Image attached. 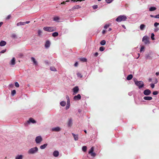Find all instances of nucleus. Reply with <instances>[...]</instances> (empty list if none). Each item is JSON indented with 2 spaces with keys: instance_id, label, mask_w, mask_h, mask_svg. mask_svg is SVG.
<instances>
[{
  "instance_id": "f257e3e1",
  "label": "nucleus",
  "mask_w": 159,
  "mask_h": 159,
  "mask_svg": "<svg viewBox=\"0 0 159 159\" xmlns=\"http://www.w3.org/2000/svg\"><path fill=\"white\" fill-rule=\"evenodd\" d=\"M134 81L135 85L138 87L139 89H140L144 87L143 82L142 81H138L136 78H133Z\"/></svg>"
},
{
  "instance_id": "f03ea898",
  "label": "nucleus",
  "mask_w": 159,
  "mask_h": 159,
  "mask_svg": "<svg viewBox=\"0 0 159 159\" xmlns=\"http://www.w3.org/2000/svg\"><path fill=\"white\" fill-rule=\"evenodd\" d=\"M127 18L126 16L125 15H120L116 19V20L117 22H120L126 20Z\"/></svg>"
},
{
  "instance_id": "7ed1b4c3",
  "label": "nucleus",
  "mask_w": 159,
  "mask_h": 159,
  "mask_svg": "<svg viewBox=\"0 0 159 159\" xmlns=\"http://www.w3.org/2000/svg\"><path fill=\"white\" fill-rule=\"evenodd\" d=\"M30 123L33 124L36 123V121L32 118H30L29 119V120L27 121V122L25 124V126H27Z\"/></svg>"
},
{
  "instance_id": "20e7f679",
  "label": "nucleus",
  "mask_w": 159,
  "mask_h": 159,
  "mask_svg": "<svg viewBox=\"0 0 159 159\" xmlns=\"http://www.w3.org/2000/svg\"><path fill=\"white\" fill-rule=\"evenodd\" d=\"M142 41L145 44H148L149 43V38L147 36H144L142 39Z\"/></svg>"
},
{
  "instance_id": "39448f33",
  "label": "nucleus",
  "mask_w": 159,
  "mask_h": 159,
  "mask_svg": "<svg viewBox=\"0 0 159 159\" xmlns=\"http://www.w3.org/2000/svg\"><path fill=\"white\" fill-rule=\"evenodd\" d=\"M38 150V148L37 147L31 148L28 151L29 154H33L37 152Z\"/></svg>"
},
{
  "instance_id": "423d86ee",
  "label": "nucleus",
  "mask_w": 159,
  "mask_h": 159,
  "mask_svg": "<svg viewBox=\"0 0 159 159\" xmlns=\"http://www.w3.org/2000/svg\"><path fill=\"white\" fill-rule=\"evenodd\" d=\"M94 147H92L90 149V156L93 157H94L96 155V154L94 152Z\"/></svg>"
},
{
  "instance_id": "0eeeda50",
  "label": "nucleus",
  "mask_w": 159,
  "mask_h": 159,
  "mask_svg": "<svg viewBox=\"0 0 159 159\" xmlns=\"http://www.w3.org/2000/svg\"><path fill=\"white\" fill-rule=\"evenodd\" d=\"M73 91V95H75L77 94L79 92V87L77 86H75L72 89Z\"/></svg>"
},
{
  "instance_id": "6e6552de",
  "label": "nucleus",
  "mask_w": 159,
  "mask_h": 159,
  "mask_svg": "<svg viewBox=\"0 0 159 159\" xmlns=\"http://www.w3.org/2000/svg\"><path fill=\"white\" fill-rule=\"evenodd\" d=\"M43 29L46 31L52 32L55 30L53 29V27H45L43 28Z\"/></svg>"
},
{
  "instance_id": "1a4fd4ad",
  "label": "nucleus",
  "mask_w": 159,
  "mask_h": 159,
  "mask_svg": "<svg viewBox=\"0 0 159 159\" xmlns=\"http://www.w3.org/2000/svg\"><path fill=\"white\" fill-rule=\"evenodd\" d=\"M42 140V138L40 136H37L35 139V141L37 143H39Z\"/></svg>"
},
{
  "instance_id": "9d476101",
  "label": "nucleus",
  "mask_w": 159,
  "mask_h": 159,
  "mask_svg": "<svg viewBox=\"0 0 159 159\" xmlns=\"http://www.w3.org/2000/svg\"><path fill=\"white\" fill-rule=\"evenodd\" d=\"M151 93V90L148 89L145 90L143 92L144 94L146 96L149 95Z\"/></svg>"
},
{
  "instance_id": "9b49d317",
  "label": "nucleus",
  "mask_w": 159,
  "mask_h": 159,
  "mask_svg": "<svg viewBox=\"0 0 159 159\" xmlns=\"http://www.w3.org/2000/svg\"><path fill=\"white\" fill-rule=\"evenodd\" d=\"M81 98V96L80 94H78L77 95L74 97L73 99L75 101H77L80 100Z\"/></svg>"
},
{
  "instance_id": "f8f14e48",
  "label": "nucleus",
  "mask_w": 159,
  "mask_h": 159,
  "mask_svg": "<svg viewBox=\"0 0 159 159\" xmlns=\"http://www.w3.org/2000/svg\"><path fill=\"white\" fill-rule=\"evenodd\" d=\"M51 130L52 131L58 132L61 130V128L59 127H57L52 128Z\"/></svg>"
},
{
  "instance_id": "ddd939ff",
  "label": "nucleus",
  "mask_w": 159,
  "mask_h": 159,
  "mask_svg": "<svg viewBox=\"0 0 159 159\" xmlns=\"http://www.w3.org/2000/svg\"><path fill=\"white\" fill-rule=\"evenodd\" d=\"M143 99L146 100L150 101L152 99V98L151 97L145 96L143 97Z\"/></svg>"
},
{
  "instance_id": "4468645a",
  "label": "nucleus",
  "mask_w": 159,
  "mask_h": 159,
  "mask_svg": "<svg viewBox=\"0 0 159 159\" xmlns=\"http://www.w3.org/2000/svg\"><path fill=\"white\" fill-rule=\"evenodd\" d=\"M7 43L6 41L3 40H1L0 42V46L2 47L5 46L6 44Z\"/></svg>"
},
{
  "instance_id": "2eb2a0df",
  "label": "nucleus",
  "mask_w": 159,
  "mask_h": 159,
  "mask_svg": "<svg viewBox=\"0 0 159 159\" xmlns=\"http://www.w3.org/2000/svg\"><path fill=\"white\" fill-rule=\"evenodd\" d=\"M15 64V57H13L10 61V64L11 65H14Z\"/></svg>"
},
{
  "instance_id": "dca6fc26",
  "label": "nucleus",
  "mask_w": 159,
  "mask_h": 159,
  "mask_svg": "<svg viewBox=\"0 0 159 159\" xmlns=\"http://www.w3.org/2000/svg\"><path fill=\"white\" fill-rule=\"evenodd\" d=\"M50 45V42L49 41L47 40L46 42V43L45 45V47L46 48H48L49 47Z\"/></svg>"
},
{
  "instance_id": "f3484780",
  "label": "nucleus",
  "mask_w": 159,
  "mask_h": 159,
  "mask_svg": "<svg viewBox=\"0 0 159 159\" xmlns=\"http://www.w3.org/2000/svg\"><path fill=\"white\" fill-rule=\"evenodd\" d=\"M146 27V25L143 24H141L140 26V29L141 30H143Z\"/></svg>"
},
{
  "instance_id": "a211bd4d",
  "label": "nucleus",
  "mask_w": 159,
  "mask_h": 159,
  "mask_svg": "<svg viewBox=\"0 0 159 159\" xmlns=\"http://www.w3.org/2000/svg\"><path fill=\"white\" fill-rule=\"evenodd\" d=\"M53 155L55 157H57L59 155V152L57 151H55L53 152Z\"/></svg>"
},
{
  "instance_id": "6ab92c4d",
  "label": "nucleus",
  "mask_w": 159,
  "mask_h": 159,
  "mask_svg": "<svg viewBox=\"0 0 159 159\" xmlns=\"http://www.w3.org/2000/svg\"><path fill=\"white\" fill-rule=\"evenodd\" d=\"M79 59L81 61L83 62H86L87 61V59L85 58H79Z\"/></svg>"
},
{
  "instance_id": "aec40b11",
  "label": "nucleus",
  "mask_w": 159,
  "mask_h": 159,
  "mask_svg": "<svg viewBox=\"0 0 159 159\" xmlns=\"http://www.w3.org/2000/svg\"><path fill=\"white\" fill-rule=\"evenodd\" d=\"M156 8L154 7H151L149 8V11H153L156 9Z\"/></svg>"
},
{
  "instance_id": "412c9836",
  "label": "nucleus",
  "mask_w": 159,
  "mask_h": 159,
  "mask_svg": "<svg viewBox=\"0 0 159 159\" xmlns=\"http://www.w3.org/2000/svg\"><path fill=\"white\" fill-rule=\"evenodd\" d=\"M31 59L32 60L34 64L36 65H37L38 63L35 59L34 57H31Z\"/></svg>"
},
{
  "instance_id": "4be33fe9",
  "label": "nucleus",
  "mask_w": 159,
  "mask_h": 159,
  "mask_svg": "<svg viewBox=\"0 0 159 159\" xmlns=\"http://www.w3.org/2000/svg\"><path fill=\"white\" fill-rule=\"evenodd\" d=\"M48 144L47 143L44 144L43 145L40 146V148L41 149H44L47 146Z\"/></svg>"
},
{
  "instance_id": "5701e85b",
  "label": "nucleus",
  "mask_w": 159,
  "mask_h": 159,
  "mask_svg": "<svg viewBox=\"0 0 159 159\" xmlns=\"http://www.w3.org/2000/svg\"><path fill=\"white\" fill-rule=\"evenodd\" d=\"M133 78V75H129L127 77V80H131L132 78Z\"/></svg>"
},
{
  "instance_id": "b1692460",
  "label": "nucleus",
  "mask_w": 159,
  "mask_h": 159,
  "mask_svg": "<svg viewBox=\"0 0 159 159\" xmlns=\"http://www.w3.org/2000/svg\"><path fill=\"white\" fill-rule=\"evenodd\" d=\"M60 18L59 17L56 16L54 17L53 18V20L54 21H57L59 20Z\"/></svg>"
},
{
  "instance_id": "393cba45",
  "label": "nucleus",
  "mask_w": 159,
  "mask_h": 159,
  "mask_svg": "<svg viewBox=\"0 0 159 159\" xmlns=\"http://www.w3.org/2000/svg\"><path fill=\"white\" fill-rule=\"evenodd\" d=\"M145 58L146 59H151V57L149 54H146L145 56Z\"/></svg>"
},
{
  "instance_id": "a878e982",
  "label": "nucleus",
  "mask_w": 159,
  "mask_h": 159,
  "mask_svg": "<svg viewBox=\"0 0 159 159\" xmlns=\"http://www.w3.org/2000/svg\"><path fill=\"white\" fill-rule=\"evenodd\" d=\"M106 42L105 40H102L100 42V44L101 45H104L106 44Z\"/></svg>"
},
{
  "instance_id": "bb28decb",
  "label": "nucleus",
  "mask_w": 159,
  "mask_h": 159,
  "mask_svg": "<svg viewBox=\"0 0 159 159\" xmlns=\"http://www.w3.org/2000/svg\"><path fill=\"white\" fill-rule=\"evenodd\" d=\"M74 136L75 140H78V135H75V134H72Z\"/></svg>"
},
{
  "instance_id": "cd10ccee",
  "label": "nucleus",
  "mask_w": 159,
  "mask_h": 159,
  "mask_svg": "<svg viewBox=\"0 0 159 159\" xmlns=\"http://www.w3.org/2000/svg\"><path fill=\"white\" fill-rule=\"evenodd\" d=\"M22 156L21 155H18L16 157V159H22Z\"/></svg>"
},
{
  "instance_id": "c85d7f7f",
  "label": "nucleus",
  "mask_w": 159,
  "mask_h": 159,
  "mask_svg": "<svg viewBox=\"0 0 159 159\" xmlns=\"http://www.w3.org/2000/svg\"><path fill=\"white\" fill-rule=\"evenodd\" d=\"M25 22H20L17 23V24L16 25L17 26H18L20 25H25Z\"/></svg>"
},
{
  "instance_id": "c756f323",
  "label": "nucleus",
  "mask_w": 159,
  "mask_h": 159,
  "mask_svg": "<svg viewBox=\"0 0 159 159\" xmlns=\"http://www.w3.org/2000/svg\"><path fill=\"white\" fill-rule=\"evenodd\" d=\"M60 104L62 106H64L66 105V102H65L63 101L60 102Z\"/></svg>"
},
{
  "instance_id": "7c9ffc66",
  "label": "nucleus",
  "mask_w": 159,
  "mask_h": 159,
  "mask_svg": "<svg viewBox=\"0 0 159 159\" xmlns=\"http://www.w3.org/2000/svg\"><path fill=\"white\" fill-rule=\"evenodd\" d=\"M58 33L57 32H55L52 33V35L53 36L55 37L58 35Z\"/></svg>"
},
{
  "instance_id": "2f4dec72",
  "label": "nucleus",
  "mask_w": 159,
  "mask_h": 159,
  "mask_svg": "<svg viewBox=\"0 0 159 159\" xmlns=\"http://www.w3.org/2000/svg\"><path fill=\"white\" fill-rule=\"evenodd\" d=\"M87 148L86 146H84L82 148V150L84 152H85L87 150Z\"/></svg>"
},
{
  "instance_id": "473e14b6",
  "label": "nucleus",
  "mask_w": 159,
  "mask_h": 159,
  "mask_svg": "<svg viewBox=\"0 0 159 159\" xmlns=\"http://www.w3.org/2000/svg\"><path fill=\"white\" fill-rule=\"evenodd\" d=\"M81 7L79 5H76L74 6L73 7V9H78L80 8Z\"/></svg>"
},
{
  "instance_id": "72a5a7b5",
  "label": "nucleus",
  "mask_w": 159,
  "mask_h": 159,
  "mask_svg": "<svg viewBox=\"0 0 159 159\" xmlns=\"http://www.w3.org/2000/svg\"><path fill=\"white\" fill-rule=\"evenodd\" d=\"M105 49V48L104 47H103L102 46V47H100L99 50L101 52H102Z\"/></svg>"
},
{
  "instance_id": "f704fd0d",
  "label": "nucleus",
  "mask_w": 159,
  "mask_h": 159,
  "mask_svg": "<svg viewBox=\"0 0 159 159\" xmlns=\"http://www.w3.org/2000/svg\"><path fill=\"white\" fill-rule=\"evenodd\" d=\"M50 69L51 71H57V70H56V68L54 67H50Z\"/></svg>"
},
{
  "instance_id": "c9c22d12",
  "label": "nucleus",
  "mask_w": 159,
  "mask_h": 159,
  "mask_svg": "<svg viewBox=\"0 0 159 159\" xmlns=\"http://www.w3.org/2000/svg\"><path fill=\"white\" fill-rule=\"evenodd\" d=\"M154 34L153 33H152L151 34V38L152 40H155V38H154Z\"/></svg>"
},
{
  "instance_id": "e433bc0d",
  "label": "nucleus",
  "mask_w": 159,
  "mask_h": 159,
  "mask_svg": "<svg viewBox=\"0 0 159 159\" xmlns=\"http://www.w3.org/2000/svg\"><path fill=\"white\" fill-rule=\"evenodd\" d=\"M16 93V91L15 90H13L11 91V95L12 96H14Z\"/></svg>"
},
{
  "instance_id": "4c0bfd02",
  "label": "nucleus",
  "mask_w": 159,
  "mask_h": 159,
  "mask_svg": "<svg viewBox=\"0 0 159 159\" xmlns=\"http://www.w3.org/2000/svg\"><path fill=\"white\" fill-rule=\"evenodd\" d=\"M72 123V120L71 119H70L69 120V123H68V125L69 126H70Z\"/></svg>"
},
{
  "instance_id": "58836bf2",
  "label": "nucleus",
  "mask_w": 159,
  "mask_h": 159,
  "mask_svg": "<svg viewBox=\"0 0 159 159\" xmlns=\"http://www.w3.org/2000/svg\"><path fill=\"white\" fill-rule=\"evenodd\" d=\"M106 2L107 3H111L113 0H105Z\"/></svg>"
},
{
  "instance_id": "ea45409f",
  "label": "nucleus",
  "mask_w": 159,
  "mask_h": 159,
  "mask_svg": "<svg viewBox=\"0 0 159 159\" xmlns=\"http://www.w3.org/2000/svg\"><path fill=\"white\" fill-rule=\"evenodd\" d=\"M77 75L80 78H81L82 77V75L80 73H78L77 74Z\"/></svg>"
},
{
  "instance_id": "a19ab883",
  "label": "nucleus",
  "mask_w": 159,
  "mask_h": 159,
  "mask_svg": "<svg viewBox=\"0 0 159 159\" xmlns=\"http://www.w3.org/2000/svg\"><path fill=\"white\" fill-rule=\"evenodd\" d=\"M93 9H97L98 8V6L97 5H94L93 6Z\"/></svg>"
},
{
  "instance_id": "79ce46f5",
  "label": "nucleus",
  "mask_w": 159,
  "mask_h": 159,
  "mask_svg": "<svg viewBox=\"0 0 159 159\" xmlns=\"http://www.w3.org/2000/svg\"><path fill=\"white\" fill-rule=\"evenodd\" d=\"M158 93V92L157 91H155L153 92L152 94L153 95H156Z\"/></svg>"
},
{
  "instance_id": "37998d69",
  "label": "nucleus",
  "mask_w": 159,
  "mask_h": 159,
  "mask_svg": "<svg viewBox=\"0 0 159 159\" xmlns=\"http://www.w3.org/2000/svg\"><path fill=\"white\" fill-rule=\"evenodd\" d=\"M15 86L17 87H19V85L17 82L15 83Z\"/></svg>"
},
{
  "instance_id": "c03bdc74",
  "label": "nucleus",
  "mask_w": 159,
  "mask_h": 159,
  "mask_svg": "<svg viewBox=\"0 0 159 159\" xmlns=\"http://www.w3.org/2000/svg\"><path fill=\"white\" fill-rule=\"evenodd\" d=\"M41 33H42V31L40 30H38V35L39 36H40Z\"/></svg>"
},
{
  "instance_id": "a18cd8bd",
  "label": "nucleus",
  "mask_w": 159,
  "mask_h": 159,
  "mask_svg": "<svg viewBox=\"0 0 159 159\" xmlns=\"http://www.w3.org/2000/svg\"><path fill=\"white\" fill-rule=\"evenodd\" d=\"M7 49H4L3 50H2L1 51L0 53H3L4 52H5L6 51Z\"/></svg>"
},
{
  "instance_id": "49530a36",
  "label": "nucleus",
  "mask_w": 159,
  "mask_h": 159,
  "mask_svg": "<svg viewBox=\"0 0 159 159\" xmlns=\"http://www.w3.org/2000/svg\"><path fill=\"white\" fill-rule=\"evenodd\" d=\"M11 37L12 38L15 39L16 38V35L15 34H13L12 35Z\"/></svg>"
},
{
  "instance_id": "de8ad7c7",
  "label": "nucleus",
  "mask_w": 159,
  "mask_h": 159,
  "mask_svg": "<svg viewBox=\"0 0 159 159\" xmlns=\"http://www.w3.org/2000/svg\"><path fill=\"white\" fill-rule=\"evenodd\" d=\"M109 26V25L106 24L104 26V28L105 29H107Z\"/></svg>"
},
{
  "instance_id": "09e8293b",
  "label": "nucleus",
  "mask_w": 159,
  "mask_h": 159,
  "mask_svg": "<svg viewBox=\"0 0 159 159\" xmlns=\"http://www.w3.org/2000/svg\"><path fill=\"white\" fill-rule=\"evenodd\" d=\"M150 86L152 88H154V87H155V85L154 84H150Z\"/></svg>"
},
{
  "instance_id": "8fccbe9b",
  "label": "nucleus",
  "mask_w": 159,
  "mask_h": 159,
  "mask_svg": "<svg viewBox=\"0 0 159 159\" xmlns=\"http://www.w3.org/2000/svg\"><path fill=\"white\" fill-rule=\"evenodd\" d=\"M144 49V46H143L141 47L140 50V52H141L143 51V50Z\"/></svg>"
},
{
  "instance_id": "3c124183",
  "label": "nucleus",
  "mask_w": 159,
  "mask_h": 159,
  "mask_svg": "<svg viewBox=\"0 0 159 159\" xmlns=\"http://www.w3.org/2000/svg\"><path fill=\"white\" fill-rule=\"evenodd\" d=\"M159 25V23L157 22H155L154 24V26L155 27H156L158 25Z\"/></svg>"
},
{
  "instance_id": "603ef678",
  "label": "nucleus",
  "mask_w": 159,
  "mask_h": 159,
  "mask_svg": "<svg viewBox=\"0 0 159 159\" xmlns=\"http://www.w3.org/2000/svg\"><path fill=\"white\" fill-rule=\"evenodd\" d=\"M70 106V104H67L66 106V109L67 110V109H68L69 108Z\"/></svg>"
},
{
  "instance_id": "864d4df0",
  "label": "nucleus",
  "mask_w": 159,
  "mask_h": 159,
  "mask_svg": "<svg viewBox=\"0 0 159 159\" xmlns=\"http://www.w3.org/2000/svg\"><path fill=\"white\" fill-rule=\"evenodd\" d=\"M19 55L20 57H22L23 56V54L21 53H20L19 54Z\"/></svg>"
},
{
  "instance_id": "5fc2aeb1",
  "label": "nucleus",
  "mask_w": 159,
  "mask_h": 159,
  "mask_svg": "<svg viewBox=\"0 0 159 159\" xmlns=\"http://www.w3.org/2000/svg\"><path fill=\"white\" fill-rule=\"evenodd\" d=\"M155 18H159V14H157L155 16Z\"/></svg>"
},
{
  "instance_id": "6e6d98bb",
  "label": "nucleus",
  "mask_w": 159,
  "mask_h": 159,
  "mask_svg": "<svg viewBox=\"0 0 159 159\" xmlns=\"http://www.w3.org/2000/svg\"><path fill=\"white\" fill-rule=\"evenodd\" d=\"M98 55V52H96L94 54V56L95 57H97Z\"/></svg>"
},
{
  "instance_id": "4d7b16f0",
  "label": "nucleus",
  "mask_w": 159,
  "mask_h": 159,
  "mask_svg": "<svg viewBox=\"0 0 159 159\" xmlns=\"http://www.w3.org/2000/svg\"><path fill=\"white\" fill-rule=\"evenodd\" d=\"M159 30V29L158 28H156L154 30L155 32H156L157 31Z\"/></svg>"
},
{
  "instance_id": "13d9d810",
  "label": "nucleus",
  "mask_w": 159,
  "mask_h": 159,
  "mask_svg": "<svg viewBox=\"0 0 159 159\" xmlns=\"http://www.w3.org/2000/svg\"><path fill=\"white\" fill-rule=\"evenodd\" d=\"M78 62L76 61L75 62V63L74 64V66H78Z\"/></svg>"
},
{
  "instance_id": "bf43d9fd",
  "label": "nucleus",
  "mask_w": 159,
  "mask_h": 159,
  "mask_svg": "<svg viewBox=\"0 0 159 159\" xmlns=\"http://www.w3.org/2000/svg\"><path fill=\"white\" fill-rule=\"evenodd\" d=\"M11 17V16L10 15H9L7 17V19H9Z\"/></svg>"
},
{
  "instance_id": "052dcab7",
  "label": "nucleus",
  "mask_w": 159,
  "mask_h": 159,
  "mask_svg": "<svg viewBox=\"0 0 159 159\" xmlns=\"http://www.w3.org/2000/svg\"><path fill=\"white\" fill-rule=\"evenodd\" d=\"M9 86L11 88H13V85L12 84H10Z\"/></svg>"
},
{
  "instance_id": "680f3d73",
  "label": "nucleus",
  "mask_w": 159,
  "mask_h": 159,
  "mask_svg": "<svg viewBox=\"0 0 159 159\" xmlns=\"http://www.w3.org/2000/svg\"><path fill=\"white\" fill-rule=\"evenodd\" d=\"M67 104H70V100H67Z\"/></svg>"
},
{
  "instance_id": "e2e57ef3",
  "label": "nucleus",
  "mask_w": 159,
  "mask_h": 159,
  "mask_svg": "<svg viewBox=\"0 0 159 159\" xmlns=\"http://www.w3.org/2000/svg\"><path fill=\"white\" fill-rule=\"evenodd\" d=\"M106 32V30H103L102 31V33L103 34H104Z\"/></svg>"
},
{
  "instance_id": "0e129e2a",
  "label": "nucleus",
  "mask_w": 159,
  "mask_h": 159,
  "mask_svg": "<svg viewBox=\"0 0 159 159\" xmlns=\"http://www.w3.org/2000/svg\"><path fill=\"white\" fill-rule=\"evenodd\" d=\"M3 24V23L2 22H0V27Z\"/></svg>"
},
{
  "instance_id": "69168bd1",
  "label": "nucleus",
  "mask_w": 159,
  "mask_h": 159,
  "mask_svg": "<svg viewBox=\"0 0 159 159\" xmlns=\"http://www.w3.org/2000/svg\"><path fill=\"white\" fill-rule=\"evenodd\" d=\"M150 16L151 17H154L155 18V16H154L152 15H150Z\"/></svg>"
},
{
  "instance_id": "338daca9",
  "label": "nucleus",
  "mask_w": 159,
  "mask_h": 159,
  "mask_svg": "<svg viewBox=\"0 0 159 159\" xmlns=\"http://www.w3.org/2000/svg\"><path fill=\"white\" fill-rule=\"evenodd\" d=\"M66 99H67V100H70V99H69V97H68V96H66Z\"/></svg>"
},
{
  "instance_id": "774afa93",
  "label": "nucleus",
  "mask_w": 159,
  "mask_h": 159,
  "mask_svg": "<svg viewBox=\"0 0 159 159\" xmlns=\"http://www.w3.org/2000/svg\"><path fill=\"white\" fill-rule=\"evenodd\" d=\"M159 75V72H157L156 73V75L158 76Z\"/></svg>"
}]
</instances>
